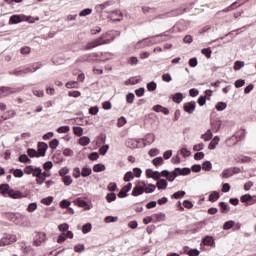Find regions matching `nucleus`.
Instances as JSON below:
<instances>
[{
	"label": "nucleus",
	"mask_w": 256,
	"mask_h": 256,
	"mask_svg": "<svg viewBox=\"0 0 256 256\" xmlns=\"http://www.w3.org/2000/svg\"><path fill=\"white\" fill-rule=\"evenodd\" d=\"M107 37H109V34H104L101 37H99L91 42H88L84 46V50L89 51L91 49H95V47H99L101 45H107V44L111 43V41L115 40V37H112L111 39H107Z\"/></svg>",
	"instance_id": "1"
},
{
	"label": "nucleus",
	"mask_w": 256,
	"mask_h": 256,
	"mask_svg": "<svg viewBox=\"0 0 256 256\" xmlns=\"http://www.w3.org/2000/svg\"><path fill=\"white\" fill-rule=\"evenodd\" d=\"M17 241V236L9 233H4L0 239V247H7V245H12Z\"/></svg>",
	"instance_id": "2"
},
{
	"label": "nucleus",
	"mask_w": 256,
	"mask_h": 256,
	"mask_svg": "<svg viewBox=\"0 0 256 256\" xmlns=\"http://www.w3.org/2000/svg\"><path fill=\"white\" fill-rule=\"evenodd\" d=\"M172 175H174V179H177V177H185L187 175H191V168L189 167H176L174 170H172Z\"/></svg>",
	"instance_id": "3"
},
{
	"label": "nucleus",
	"mask_w": 256,
	"mask_h": 256,
	"mask_svg": "<svg viewBox=\"0 0 256 256\" xmlns=\"http://www.w3.org/2000/svg\"><path fill=\"white\" fill-rule=\"evenodd\" d=\"M241 173V168L239 167H231L227 168L222 172V177L224 179H229V177H233V175H237Z\"/></svg>",
	"instance_id": "4"
},
{
	"label": "nucleus",
	"mask_w": 256,
	"mask_h": 256,
	"mask_svg": "<svg viewBox=\"0 0 256 256\" xmlns=\"http://www.w3.org/2000/svg\"><path fill=\"white\" fill-rule=\"evenodd\" d=\"M47 149H49V145L47 144V142H38L36 151L38 153V157H45V155L47 154Z\"/></svg>",
	"instance_id": "5"
},
{
	"label": "nucleus",
	"mask_w": 256,
	"mask_h": 256,
	"mask_svg": "<svg viewBox=\"0 0 256 256\" xmlns=\"http://www.w3.org/2000/svg\"><path fill=\"white\" fill-rule=\"evenodd\" d=\"M196 108H197V103L195 101L187 102L183 106L185 113H188V115H193Z\"/></svg>",
	"instance_id": "6"
},
{
	"label": "nucleus",
	"mask_w": 256,
	"mask_h": 256,
	"mask_svg": "<svg viewBox=\"0 0 256 256\" xmlns=\"http://www.w3.org/2000/svg\"><path fill=\"white\" fill-rule=\"evenodd\" d=\"M29 194H23L21 193V191L19 190H14L13 188H11L10 193L8 194V197H10V199H23L25 197H28Z\"/></svg>",
	"instance_id": "7"
},
{
	"label": "nucleus",
	"mask_w": 256,
	"mask_h": 256,
	"mask_svg": "<svg viewBox=\"0 0 256 256\" xmlns=\"http://www.w3.org/2000/svg\"><path fill=\"white\" fill-rule=\"evenodd\" d=\"M165 177L166 181H169L170 183H173L175 181V176L173 174V171H169L167 169L162 170L160 172V178Z\"/></svg>",
	"instance_id": "8"
},
{
	"label": "nucleus",
	"mask_w": 256,
	"mask_h": 256,
	"mask_svg": "<svg viewBox=\"0 0 256 256\" xmlns=\"http://www.w3.org/2000/svg\"><path fill=\"white\" fill-rule=\"evenodd\" d=\"M139 143H141V138L140 139L129 138L126 141V146L129 147V149H139Z\"/></svg>",
	"instance_id": "9"
},
{
	"label": "nucleus",
	"mask_w": 256,
	"mask_h": 256,
	"mask_svg": "<svg viewBox=\"0 0 256 256\" xmlns=\"http://www.w3.org/2000/svg\"><path fill=\"white\" fill-rule=\"evenodd\" d=\"M141 141H144V147H147V145H152V143H155V134L148 133L145 135L144 138H140Z\"/></svg>",
	"instance_id": "10"
},
{
	"label": "nucleus",
	"mask_w": 256,
	"mask_h": 256,
	"mask_svg": "<svg viewBox=\"0 0 256 256\" xmlns=\"http://www.w3.org/2000/svg\"><path fill=\"white\" fill-rule=\"evenodd\" d=\"M75 205H77V207H82V209H85L86 211L91 210V206H89V203H87V201L81 199V198H76L74 200Z\"/></svg>",
	"instance_id": "11"
},
{
	"label": "nucleus",
	"mask_w": 256,
	"mask_h": 256,
	"mask_svg": "<svg viewBox=\"0 0 256 256\" xmlns=\"http://www.w3.org/2000/svg\"><path fill=\"white\" fill-rule=\"evenodd\" d=\"M202 245L208 246V247H215V238L213 236H204L202 238Z\"/></svg>",
	"instance_id": "12"
},
{
	"label": "nucleus",
	"mask_w": 256,
	"mask_h": 256,
	"mask_svg": "<svg viewBox=\"0 0 256 256\" xmlns=\"http://www.w3.org/2000/svg\"><path fill=\"white\" fill-rule=\"evenodd\" d=\"M152 111H155V113H163V115H169V108L164 107L161 104L154 105Z\"/></svg>",
	"instance_id": "13"
},
{
	"label": "nucleus",
	"mask_w": 256,
	"mask_h": 256,
	"mask_svg": "<svg viewBox=\"0 0 256 256\" xmlns=\"http://www.w3.org/2000/svg\"><path fill=\"white\" fill-rule=\"evenodd\" d=\"M143 193H145V186L136 185L133 188L131 195L132 197H139V195H143Z\"/></svg>",
	"instance_id": "14"
},
{
	"label": "nucleus",
	"mask_w": 256,
	"mask_h": 256,
	"mask_svg": "<svg viewBox=\"0 0 256 256\" xmlns=\"http://www.w3.org/2000/svg\"><path fill=\"white\" fill-rule=\"evenodd\" d=\"M169 185V182H167V179L165 178H160L157 180L156 187L159 191H165Z\"/></svg>",
	"instance_id": "15"
},
{
	"label": "nucleus",
	"mask_w": 256,
	"mask_h": 256,
	"mask_svg": "<svg viewBox=\"0 0 256 256\" xmlns=\"http://www.w3.org/2000/svg\"><path fill=\"white\" fill-rule=\"evenodd\" d=\"M249 199H255L256 201V196H251V194H244L240 197L241 203H244L246 207H249V205H252V202H249Z\"/></svg>",
	"instance_id": "16"
},
{
	"label": "nucleus",
	"mask_w": 256,
	"mask_h": 256,
	"mask_svg": "<svg viewBox=\"0 0 256 256\" xmlns=\"http://www.w3.org/2000/svg\"><path fill=\"white\" fill-rule=\"evenodd\" d=\"M11 191V186L9 184H0V193L2 197H8L9 193Z\"/></svg>",
	"instance_id": "17"
},
{
	"label": "nucleus",
	"mask_w": 256,
	"mask_h": 256,
	"mask_svg": "<svg viewBox=\"0 0 256 256\" xmlns=\"http://www.w3.org/2000/svg\"><path fill=\"white\" fill-rule=\"evenodd\" d=\"M184 253H186V255H189V256L201 255V251H199V249H197V248L190 249L189 246L184 247Z\"/></svg>",
	"instance_id": "18"
},
{
	"label": "nucleus",
	"mask_w": 256,
	"mask_h": 256,
	"mask_svg": "<svg viewBox=\"0 0 256 256\" xmlns=\"http://www.w3.org/2000/svg\"><path fill=\"white\" fill-rule=\"evenodd\" d=\"M9 173H12L16 178L21 179L23 175H25V172L21 168H11L9 170Z\"/></svg>",
	"instance_id": "19"
},
{
	"label": "nucleus",
	"mask_w": 256,
	"mask_h": 256,
	"mask_svg": "<svg viewBox=\"0 0 256 256\" xmlns=\"http://www.w3.org/2000/svg\"><path fill=\"white\" fill-rule=\"evenodd\" d=\"M219 141H221V138L219 136H214V138L208 145V149H210V151H213V149H216L217 145H219Z\"/></svg>",
	"instance_id": "20"
},
{
	"label": "nucleus",
	"mask_w": 256,
	"mask_h": 256,
	"mask_svg": "<svg viewBox=\"0 0 256 256\" xmlns=\"http://www.w3.org/2000/svg\"><path fill=\"white\" fill-rule=\"evenodd\" d=\"M15 115H17L15 110H8L3 115H1V119H4V121H7V119H13V117H15Z\"/></svg>",
	"instance_id": "21"
},
{
	"label": "nucleus",
	"mask_w": 256,
	"mask_h": 256,
	"mask_svg": "<svg viewBox=\"0 0 256 256\" xmlns=\"http://www.w3.org/2000/svg\"><path fill=\"white\" fill-rule=\"evenodd\" d=\"M78 143L82 147H87V145H89V143H91V138H89L88 136H80Z\"/></svg>",
	"instance_id": "22"
},
{
	"label": "nucleus",
	"mask_w": 256,
	"mask_h": 256,
	"mask_svg": "<svg viewBox=\"0 0 256 256\" xmlns=\"http://www.w3.org/2000/svg\"><path fill=\"white\" fill-rule=\"evenodd\" d=\"M219 197H221L219 192L218 191H213L209 194L208 201H210L211 203H215V201H218Z\"/></svg>",
	"instance_id": "23"
},
{
	"label": "nucleus",
	"mask_w": 256,
	"mask_h": 256,
	"mask_svg": "<svg viewBox=\"0 0 256 256\" xmlns=\"http://www.w3.org/2000/svg\"><path fill=\"white\" fill-rule=\"evenodd\" d=\"M153 43H155V37L144 39V40L138 42V45H142V47H147L149 45H153Z\"/></svg>",
	"instance_id": "24"
},
{
	"label": "nucleus",
	"mask_w": 256,
	"mask_h": 256,
	"mask_svg": "<svg viewBox=\"0 0 256 256\" xmlns=\"http://www.w3.org/2000/svg\"><path fill=\"white\" fill-rule=\"evenodd\" d=\"M235 227V221L234 220H228L223 224L222 229L224 231H229V229H233Z\"/></svg>",
	"instance_id": "25"
},
{
	"label": "nucleus",
	"mask_w": 256,
	"mask_h": 256,
	"mask_svg": "<svg viewBox=\"0 0 256 256\" xmlns=\"http://www.w3.org/2000/svg\"><path fill=\"white\" fill-rule=\"evenodd\" d=\"M92 173H93V169H91L90 167L84 166L81 169V176L82 177H89Z\"/></svg>",
	"instance_id": "26"
},
{
	"label": "nucleus",
	"mask_w": 256,
	"mask_h": 256,
	"mask_svg": "<svg viewBox=\"0 0 256 256\" xmlns=\"http://www.w3.org/2000/svg\"><path fill=\"white\" fill-rule=\"evenodd\" d=\"M112 21H123V14L121 11L116 10L112 14Z\"/></svg>",
	"instance_id": "27"
},
{
	"label": "nucleus",
	"mask_w": 256,
	"mask_h": 256,
	"mask_svg": "<svg viewBox=\"0 0 256 256\" xmlns=\"http://www.w3.org/2000/svg\"><path fill=\"white\" fill-rule=\"evenodd\" d=\"M133 179H135V174L132 171H128L124 174L123 181H125V183H129V181H133Z\"/></svg>",
	"instance_id": "28"
},
{
	"label": "nucleus",
	"mask_w": 256,
	"mask_h": 256,
	"mask_svg": "<svg viewBox=\"0 0 256 256\" xmlns=\"http://www.w3.org/2000/svg\"><path fill=\"white\" fill-rule=\"evenodd\" d=\"M213 131H219L221 129V125H223V122L221 120H213L211 122Z\"/></svg>",
	"instance_id": "29"
},
{
	"label": "nucleus",
	"mask_w": 256,
	"mask_h": 256,
	"mask_svg": "<svg viewBox=\"0 0 256 256\" xmlns=\"http://www.w3.org/2000/svg\"><path fill=\"white\" fill-rule=\"evenodd\" d=\"M61 181H62V183H64V185L66 187H69V185H71L73 183V178L71 177V175L62 176Z\"/></svg>",
	"instance_id": "30"
},
{
	"label": "nucleus",
	"mask_w": 256,
	"mask_h": 256,
	"mask_svg": "<svg viewBox=\"0 0 256 256\" xmlns=\"http://www.w3.org/2000/svg\"><path fill=\"white\" fill-rule=\"evenodd\" d=\"M26 153L30 159H33L34 157L39 158V153L34 148H28Z\"/></svg>",
	"instance_id": "31"
},
{
	"label": "nucleus",
	"mask_w": 256,
	"mask_h": 256,
	"mask_svg": "<svg viewBox=\"0 0 256 256\" xmlns=\"http://www.w3.org/2000/svg\"><path fill=\"white\" fill-rule=\"evenodd\" d=\"M201 139H204L205 141H211L213 139V132H211V129H208L206 133L202 134Z\"/></svg>",
	"instance_id": "32"
},
{
	"label": "nucleus",
	"mask_w": 256,
	"mask_h": 256,
	"mask_svg": "<svg viewBox=\"0 0 256 256\" xmlns=\"http://www.w3.org/2000/svg\"><path fill=\"white\" fill-rule=\"evenodd\" d=\"M186 192L183 190H179L175 193H173L170 197L171 199H182V197H185Z\"/></svg>",
	"instance_id": "33"
},
{
	"label": "nucleus",
	"mask_w": 256,
	"mask_h": 256,
	"mask_svg": "<svg viewBox=\"0 0 256 256\" xmlns=\"http://www.w3.org/2000/svg\"><path fill=\"white\" fill-rule=\"evenodd\" d=\"M93 171L94 173H103V171H105V164H95L93 166Z\"/></svg>",
	"instance_id": "34"
},
{
	"label": "nucleus",
	"mask_w": 256,
	"mask_h": 256,
	"mask_svg": "<svg viewBox=\"0 0 256 256\" xmlns=\"http://www.w3.org/2000/svg\"><path fill=\"white\" fill-rule=\"evenodd\" d=\"M91 229H93V225L88 222L82 226V233L87 235V233H91Z\"/></svg>",
	"instance_id": "35"
},
{
	"label": "nucleus",
	"mask_w": 256,
	"mask_h": 256,
	"mask_svg": "<svg viewBox=\"0 0 256 256\" xmlns=\"http://www.w3.org/2000/svg\"><path fill=\"white\" fill-rule=\"evenodd\" d=\"M202 169L203 171H211V169H213V164L211 161L206 160L202 163Z\"/></svg>",
	"instance_id": "36"
},
{
	"label": "nucleus",
	"mask_w": 256,
	"mask_h": 256,
	"mask_svg": "<svg viewBox=\"0 0 256 256\" xmlns=\"http://www.w3.org/2000/svg\"><path fill=\"white\" fill-rule=\"evenodd\" d=\"M18 161L19 163H26V164L31 163V160L29 159V156L27 154H21L18 157Z\"/></svg>",
	"instance_id": "37"
},
{
	"label": "nucleus",
	"mask_w": 256,
	"mask_h": 256,
	"mask_svg": "<svg viewBox=\"0 0 256 256\" xmlns=\"http://www.w3.org/2000/svg\"><path fill=\"white\" fill-rule=\"evenodd\" d=\"M165 161L163 160V157H156L152 160V164L154 167H160V165H163Z\"/></svg>",
	"instance_id": "38"
},
{
	"label": "nucleus",
	"mask_w": 256,
	"mask_h": 256,
	"mask_svg": "<svg viewBox=\"0 0 256 256\" xmlns=\"http://www.w3.org/2000/svg\"><path fill=\"white\" fill-rule=\"evenodd\" d=\"M116 199H117V194H115V192H111L106 195L107 203H113V201H116Z\"/></svg>",
	"instance_id": "39"
},
{
	"label": "nucleus",
	"mask_w": 256,
	"mask_h": 256,
	"mask_svg": "<svg viewBox=\"0 0 256 256\" xmlns=\"http://www.w3.org/2000/svg\"><path fill=\"white\" fill-rule=\"evenodd\" d=\"M73 133L77 137H83V128L79 126H74L73 128Z\"/></svg>",
	"instance_id": "40"
},
{
	"label": "nucleus",
	"mask_w": 256,
	"mask_h": 256,
	"mask_svg": "<svg viewBox=\"0 0 256 256\" xmlns=\"http://www.w3.org/2000/svg\"><path fill=\"white\" fill-rule=\"evenodd\" d=\"M43 175V169H41V167H37L35 166L34 167V170H33V173H32V176L36 177V179L40 176Z\"/></svg>",
	"instance_id": "41"
},
{
	"label": "nucleus",
	"mask_w": 256,
	"mask_h": 256,
	"mask_svg": "<svg viewBox=\"0 0 256 256\" xmlns=\"http://www.w3.org/2000/svg\"><path fill=\"white\" fill-rule=\"evenodd\" d=\"M217 111H225L227 109V102H218L215 106Z\"/></svg>",
	"instance_id": "42"
},
{
	"label": "nucleus",
	"mask_w": 256,
	"mask_h": 256,
	"mask_svg": "<svg viewBox=\"0 0 256 256\" xmlns=\"http://www.w3.org/2000/svg\"><path fill=\"white\" fill-rule=\"evenodd\" d=\"M155 189H157V186L155 184H148L145 188H144V193H154Z\"/></svg>",
	"instance_id": "43"
},
{
	"label": "nucleus",
	"mask_w": 256,
	"mask_h": 256,
	"mask_svg": "<svg viewBox=\"0 0 256 256\" xmlns=\"http://www.w3.org/2000/svg\"><path fill=\"white\" fill-rule=\"evenodd\" d=\"M219 207L222 213H229V204L226 202H219Z\"/></svg>",
	"instance_id": "44"
},
{
	"label": "nucleus",
	"mask_w": 256,
	"mask_h": 256,
	"mask_svg": "<svg viewBox=\"0 0 256 256\" xmlns=\"http://www.w3.org/2000/svg\"><path fill=\"white\" fill-rule=\"evenodd\" d=\"M251 159L249 156H239L237 163H251Z\"/></svg>",
	"instance_id": "45"
},
{
	"label": "nucleus",
	"mask_w": 256,
	"mask_h": 256,
	"mask_svg": "<svg viewBox=\"0 0 256 256\" xmlns=\"http://www.w3.org/2000/svg\"><path fill=\"white\" fill-rule=\"evenodd\" d=\"M50 149H57L59 147V139L54 138L49 142Z\"/></svg>",
	"instance_id": "46"
},
{
	"label": "nucleus",
	"mask_w": 256,
	"mask_h": 256,
	"mask_svg": "<svg viewBox=\"0 0 256 256\" xmlns=\"http://www.w3.org/2000/svg\"><path fill=\"white\" fill-rule=\"evenodd\" d=\"M42 205H51L53 203V196H48L41 199Z\"/></svg>",
	"instance_id": "47"
},
{
	"label": "nucleus",
	"mask_w": 256,
	"mask_h": 256,
	"mask_svg": "<svg viewBox=\"0 0 256 256\" xmlns=\"http://www.w3.org/2000/svg\"><path fill=\"white\" fill-rule=\"evenodd\" d=\"M107 151H109V145L104 144L102 147L99 148V155H107Z\"/></svg>",
	"instance_id": "48"
},
{
	"label": "nucleus",
	"mask_w": 256,
	"mask_h": 256,
	"mask_svg": "<svg viewBox=\"0 0 256 256\" xmlns=\"http://www.w3.org/2000/svg\"><path fill=\"white\" fill-rule=\"evenodd\" d=\"M58 175H60V177H65L69 175V169L67 167H62L59 169L58 171Z\"/></svg>",
	"instance_id": "49"
},
{
	"label": "nucleus",
	"mask_w": 256,
	"mask_h": 256,
	"mask_svg": "<svg viewBox=\"0 0 256 256\" xmlns=\"http://www.w3.org/2000/svg\"><path fill=\"white\" fill-rule=\"evenodd\" d=\"M33 171H35V166L33 165H28L24 168V173L26 175H33Z\"/></svg>",
	"instance_id": "50"
},
{
	"label": "nucleus",
	"mask_w": 256,
	"mask_h": 256,
	"mask_svg": "<svg viewBox=\"0 0 256 256\" xmlns=\"http://www.w3.org/2000/svg\"><path fill=\"white\" fill-rule=\"evenodd\" d=\"M27 211L29 213H34V211H37V202H32L28 204Z\"/></svg>",
	"instance_id": "51"
},
{
	"label": "nucleus",
	"mask_w": 256,
	"mask_h": 256,
	"mask_svg": "<svg viewBox=\"0 0 256 256\" xmlns=\"http://www.w3.org/2000/svg\"><path fill=\"white\" fill-rule=\"evenodd\" d=\"M58 231H60L61 233L68 232L69 231V225L67 223L60 224L58 226Z\"/></svg>",
	"instance_id": "52"
},
{
	"label": "nucleus",
	"mask_w": 256,
	"mask_h": 256,
	"mask_svg": "<svg viewBox=\"0 0 256 256\" xmlns=\"http://www.w3.org/2000/svg\"><path fill=\"white\" fill-rule=\"evenodd\" d=\"M70 206H71V201L67 199H63L62 201H60V207L62 209H68Z\"/></svg>",
	"instance_id": "53"
},
{
	"label": "nucleus",
	"mask_w": 256,
	"mask_h": 256,
	"mask_svg": "<svg viewBox=\"0 0 256 256\" xmlns=\"http://www.w3.org/2000/svg\"><path fill=\"white\" fill-rule=\"evenodd\" d=\"M117 221H119L118 216H106L105 217V223H115Z\"/></svg>",
	"instance_id": "54"
},
{
	"label": "nucleus",
	"mask_w": 256,
	"mask_h": 256,
	"mask_svg": "<svg viewBox=\"0 0 256 256\" xmlns=\"http://www.w3.org/2000/svg\"><path fill=\"white\" fill-rule=\"evenodd\" d=\"M75 253H83L85 251V244H77L74 246Z\"/></svg>",
	"instance_id": "55"
},
{
	"label": "nucleus",
	"mask_w": 256,
	"mask_h": 256,
	"mask_svg": "<svg viewBox=\"0 0 256 256\" xmlns=\"http://www.w3.org/2000/svg\"><path fill=\"white\" fill-rule=\"evenodd\" d=\"M71 131V127L69 126H60L57 128V133H69Z\"/></svg>",
	"instance_id": "56"
},
{
	"label": "nucleus",
	"mask_w": 256,
	"mask_h": 256,
	"mask_svg": "<svg viewBox=\"0 0 256 256\" xmlns=\"http://www.w3.org/2000/svg\"><path fill=\"white\" fill-rule=\"evenodd\" d=\"M43 169H44V171H51V169H53V162L52 161H46L43 164Z\"/></svg>",
	"instance_id": "57"
},
{
	"label": "nucleus",
	"mask_w": 256,
	"mask_h": 256,
	"mask_svg": "<svg viewBox=\"0 0 256 256\" xmlns=\"http://www.w3.org/2000/svg\"><path fill=\"white\" fill-rule=\"evenodd\" d=\"M79 83L77 81H69L66 83L67 89H75L77 88Z\"/></svg>",
	"instance_id": "58"
},
{
	"label": "nucleus",
	"mask_w": 256,
	"mask_h": 256,
	"mask_svg": "<svg viewBox=\"0 0 256 256\" xmlns=\"http://www.w3.org/2000/svg\"><path fill=\"white\" fill-rule=\"evenodd\" d=\"M107 189L111 191V193H114L115 191H117V183L110 182L107 186Z\"/></svg>",
	"instance_id": "59"
},
{
	"label": "nucleus",
	"mask_w": 256,
	"mask_h": 256,
	"mask_svg": "<svg viewBox=\"0 0 256 256\" xmlns=\"http://www.w3.org/2000/svg\"><path fill=\"white\" fill-rule=\"evenodd\" d=\"M73 177H74L75 179H79V177H82V176H81V168L75 167V168L73 169Z\"/></svg>",
	"instance_id": "60"
},
{
	"label": "nucleus",
	"mask_w": 256,
	"mask_h": 256,
	"mask_svg": "<svg viewBox=\"0 0 256 256\" xmlns=\"http://www.w3.org/2000/svg\"><path fill=\"white\" fill-rule=\"evenodd\" d=\"M90 161H97L99 159V152H92L88 155Z\"/></svg>",
	"instance_id": "61"
},
{
	"label": "nucleus",
	"mask_w": 256,
	"mask_h": 256,
	"mask_svg": "<svg viewBox=\"0 0 256 256\" xmlns=\"http://www.w3.org/2000/svg\"><path fill=\"white\" fill-rule=\"evenodd\" d=\"M99 113V106H91L89 108V115H97Z\"/></svg>",
	"instance_id": "62"
},
{
	"label": "nucleus",
	"mask_w": 256,
	"mask_h": 256,
	"mask_svg": "<svg viewBox=\"0 0 256 256\" xmlns=\"http://www.w3.org/2000/svg\"><path fill=\"white\" fill-rule=\"evenodd\" d=\"M180 154L184 157V159H187V157H190L191 152L187 148H182L180 150Z\"/></svg>",
	"instance_id": "63"
},
{
	"label": "nucleus",
	"mask_w": 256,
	"mask_h": 256,
	"mask_svg": "<svg viewBox=\"0 0 256 256\" xmlns=\"http://www.w3.org/2000/svg\"><path fill=\"white\" fill-rule=\"evenodd\" d=\"M133 174H134V177L139 178L143 174V170H141V168L139 167H135L133 168Z\"/></svg>",
	"instance_id": "64"
}]
</instances>
